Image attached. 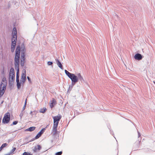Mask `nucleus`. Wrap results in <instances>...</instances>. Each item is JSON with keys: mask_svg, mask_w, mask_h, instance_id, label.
<instances>
[{"mask_svg": "<svg viewBox=\"0 0 155 155\" xmlns=\"http://www.w3.org/2000/svg\"><path fill=\"white\" fill-rule=\"evenodd\" d=\"M21 47L20 45L17 46L15 51V54L14 58V65L15 68L17 70L16 72V81H19V64L20 55Z\"/></svg>", "mask_w": 155, "mask_h": 155, "instance_id": "obj_1", "label": "nucleus"}, {"mask_svg": "<svg viewBox=\"0 0 155 155\" xmlns=\"http://www.w3.org/2000/svg\"><path fill=\"white\" fill-rule=\"evenodd\" d=\"M65 73L71 81V84L72 86L74 85L79 80L81 83L84 81V80L80 73L78 74L77 75L75 74L70 73L67 70H64Z\"/></svg>", "mask_w": 155, "mask_h": 155, "instance_id": "obj_2", "label": "nucleus"}, {"mask_svg": "<svg viewBox=\"0 0 155 155\" xmlns=\"http://www.w3.org/2000/svg\"><path fill=\"white\" fill-rule=\"evenodd\" d=\"M6 85V78L4 77L3 78L0 84V97H1L4 93Z\"/></svg>", "mask_w": 155, "mask_h": 155, "instance_id": "obj_3", "label": "nucleus"}, {"mask_svg": "<svg viewBox=\"0 0 155 155\" xmlns=\"http://www.w3.org/2000/svg\"><path fill=\"white\" fill-rule=\"evenodd\" d=\"M9 82H12L15 79V73L13 68H12L9 73Z\"/></svg>", "mask_w": 155, "mask_h": 155, "instance_id": "obj_4", "label": "nucleus"}, {"mask_svg": "<svg viewBox=\"0 0 155 155\" xmlns=\"http://www.w3.org/2000/svg\"><path fill=\"white\" fill-rule=\"evenodd\" d=\"M10 120V114L9 112L5 113L2 119V122L4 124L8 123Z\"/></svg>", "mask_w": 155, "mask_h": 155, "instance_id": "obj_5", "label": "nucleus"}, {"mask_svg": "<svg viewBox=\"0 0 155 155\" xmlns=\"http://www.w3.org/2000/svg\"><path fill=\"white\" fill-rule=\"evenodd\" d=\"M59 123V122L54 121L53 126L52 130V134L53 135H55L57 134V128Z\"/></svg>", "mask_w": 155, "mask_h": 155, "instance_id": "obj_6", "label": "nucleus"}, {"mask_svg": "<svg viewBox=\"0 0 155 155\" xmlns=\"http://www.w3.org/2000/svg\"><path fill=\"white\" fill-rule=\"evenodd\" d=\"M25 53L23 52H21V65L22 67L24 66L25 63Z\"/></svg>", "mask_w": 155, "mask_h": 155, "instance_id": "obj_7", "label": "nucleus"}, {"mask_svg": "<svg viewBox=\"0 0 155 155\" xmlns=\"http://www.w3.org/2000/svg\"><path fill=\"white\" fill-rule=\"evenodd\" d=\"M21 77V83H24L26 80L25 71V73L22 74Z\"/></svg>", "mask_w": 155, "mask_h": 155, "instance_id": "obj_8", "label": "nucleus"}, {"mask_svg": "<svg viewBox=\"0 0 155 155\" xmlns=\"http://www.w3.org/2000/svg\"><path fill=\"white\" fill-rule=\"evenodd\" d=\"M45 129V128L42 129L41 130L39 133H38L36 135L35 137V139H37L40 137L42 135V134L43 133Z\"/></svg>", "mask_w": 155, "mask_h": 155, "instance_id": "obj_9", "label": "nucleus"}, {"mask_svg": "<svg viewBox=\"0 0 155 155\" xmlns=\"http://www.w3.org/2000/svg\"><path fill=\"white\" fill-rule=\"evenodd\" d=\"M12 38H17V31L16 28L14 27L13 29V35Z\"/></svg>", "mask_w": 155, "mask_h": 155, "instance_id": "obj_10", "label": "nucleus"}, {"mask_svg": "<svg viewBox=\"0 0 155 155\" xmlns=\"http://www.w3.org/2000/svg\"><path fill=\"white\" fill-rule=\"evenodd\" d=\"M56 102L54 98H52L51 101V103L50 104V107L51 108L53 107L56 104Z\"/></svg>", "mask_w": 155, "mask_h": 155, "instance_id": "obj_11", "label": "nucleus"}, {"mask_svg": "<svg viewBox=\"0 0 155 155\" xmlns=\"http://www.w3.org/2000/svg\"><path fill=\"white\" fill-rule=\"evenodd\" d=\"M61 118V116L58 114V116L54 117L53 118L54 121L59 122Z\"/></svg>", "mask_w": 155, "mask_h": 155, "instance_id": "obj_12", "label": "nucleus"}, {"mask_svg": "<svg viewBox=\"0 0 155 155\" xmlns=\"http://www.w3.org/2000/svg\"><path fill=\"white\" fill-rule=\"evenodd\" d=\"M142 55L139 53L136 54L134 56V58L135 59L140 60L142 59Z\"/></svg>", "mask_w": 155, "mask_h": 155, "instance_id": "obj_13", "label": "nucleus"}, {"mask_svg": "<svg viewBox=\"0 0 155 155\" xmlns=\"http://www.w3.org/2000/svg\"><path fill=\"white\" fill-rule=\"evenodd\" d=\"M17 38H12V44H11V47H15L16 45V41H17Z\"/></svg>", "mask_w": 155, "mask_h": 155, "instance_id": "obj_14", "label": "nucleus"}, {"mask_svg": "<svg viewBox=\"0 0 155 155\" xmlns=\"http://www.w3.org/2000/svg\"><path fill=\"white\" fill-rule=\"evenodd\" d=\"M55 61L58 66L61 69H63V66L61 62L57 59H55Z\"/></svg>", "mask_w": 155, "mask_h": 155, "instance_id": "obj_15", "label": "nucleus"}, {"mask_svg": "<svg viewBox=\"0 0 155 155\" xmlns=\"http://www.w3.org/2000/svg\"><path fill=\"white\" fill-rule=\"evenodd\" d=\"M35 127H31L26 129V130L31 132L34 130L35 129Z\"/></svg>", "mask_w": 155, "mask_h": 155, "instance_id": "obj_16", "label": "nucleus"}, {"mask_svg": "<svg viewBox=\"0 0 155 155\" xmlns=\"http://www.w3.org/2000/svg\"><path fill=\"white\" fill-rule=\"evenodd\" d=\"M46 108L45 107H44L43 108H41L40 110V112L41 113H44L46 110Z\"/></svg>", "mask_w": 155, "mask_h": 155, "instance_id": "obj_17", "label": "nucleus"}, {"mask_svg": "<svg viewBox=\"0 0 155 155\" xmlns=\"http://www.w3.org/2000/svg\"><path fill=\"white\" fill-rule=\"evenodd\" d=\"M37 112L35 111H31L30 113V114L31 115V116L33 117V115H35L37 114Z\"/></svg>", "mask_w": 155, "mask_h": 155, "instance_id": "obj_18", "label": "nucleus"}, {"mask_svg": "<svg viewBox=\"0 0 155 155\" xmlns=\"http://www.w3.org/2000/svg\"><path fill=\"white\" fill-rule=\"evenodd\" d=\"M16 82H17V87L18 89H19L20 88L21 86V84L19 82V81H17Z\"/></svg>", "mask_w": 155, "mask_h": 155, "instance_id": "obj_19", "label": "nucleus"}, {"mask_svg": "<svg viewBox=\"0 0 155 155\" xmlns=\"http://www.w3.org/2000/svg\"><path fill=\"white\" fill-rule=\"evenodd\" d=\"M24 113V111L22 110L21 111V112L19 115V116L21 118H22V117Z\"/></svg>", "mask_w": 155, "mask_h": 155, "instance_id": "obj_20", "label": "nucleus"}, {"mask_svg": "<svg viewBox=\"0 0 155 155\" xmlns=\"http://www.w3.org/2000/svg\"><path fill=\"white\" fill-rule=\"evenodd\" d=\"M36 147V148H37V150H38V151H39L41 149V147L40 145H38Z\"/></svg>", "mask_w": 155, "mask_h": 155, "instance_id": "obj_21", "label": "nucleus"}, {"mask_svg": "<svg viewBox=\"0 0 155 155\" xmlns=\"http://www.w3.org/2000/svg\"><path fill=\"white\" fill-rule=\"evenodd\" d=\"M7 146V143H3L1 146V147H2V148H3L4 147H5Z\"/></svg>", "mask_w": 155, "mask_h": 155, "instance_id": "obj_22", "label": "nucleus"}, {"mask_svg": "<svg viewBox=\"0 0 155 155\" xmlns=\"http://www.w3.org/2000/svg\"><path fill=\"white\" fill-rule=\"evenodd\" d=\"M31 154L29 153H27L26 152H24L23 153V155H31Z\"/></svg>", "mask_w": 155, "mask_h": 155, "instance_id": "obj_23", "label": "nucleus"}, {"mask_svg": "<svg viewBox=\"0 0 155 155\" xmlns=\"http://www.w3.org/2000/svg\"><path fill=\"white\" fill-rule=\"evenodd\" d=\"M16 148L15 147L14 148L10 151V153H13L16 150Z\"/></svg>", "mask_w": 155, "mask_h": 155, "instance_id": "obj_24", "label": "nucleus"}, {"mask_svg": "<svg viewBox=\"0 0 155 155\" xmlns=\"http://www.w3.org/2000/svg\"><path fill=\"white\" fill-rule=\"evenodd\" d=\"M62 151L58 152L56 153L55 155H61L62 154Z\"/></svg>", "mask_w": 155, "mask_h": 155, "instance_id": "obj_25", "label": "nucleus"}, {"mask_svg": "<svg viewBox=\"0 0 155 155\" xmlns=\"http://www.w3.org/2000/svg\"><path fill=\"white\" fill-rule=\"evenodd\" d=\"M18 123V121H14L13 123H12V124L11 125V126H12L13 125H16V124Z\"/></svg>", "mask_w": 155, "mask_h": 155, "instance_id": "obj_26", "label": "nucleus"}, {"mask_svg": "<svg viewBox=\"0 0 155 155\" xmlns=\"http://www.w3.org/2000/svg\"><path fill=\"white\" fill-rule=\"evenodd\" d=\"M33 150L35 152H37L38 151L36 146L35 147Z\"/></svg>", "mask_w": 155, "mask_h": 155, "instance_id": "obj_27", "label": "nucleus"}, {"mask_svg": "<svg viewBox=\"0 0 155 155\" xmlns=\"http://www.w3.org/2000/svg\"><path fill=\"white\" fill-rule=\"evenodd\" d=\"M15 47H11V51L12 52H13L14 51L15 49Z\"/></svg>", "mask_w": 155, "mask_h": 155, "instance_id": "obj_28", "label": "nucleus"}, {"mask_svg": "<svg viewBox=\"0 0 155 155\" xmlns=\"http://www.w3.org/2000/svg\"><path fill=\"white\" fill-rule=\"evenodd\" d=\"M27 78V79H28V81L30 82V83H31V79L28 76Z\"/></svg>", "mask_w": 155, "mask_h": 155, "instance_id": "obj_29", "label": "nucleus"}, {"mask_svg": "<svg viewBox=\"0 0 155 155\" xmlns=\"http://www.w3.org/2000/svg\"><path fill=\"white\" fill-rule=\"evenodd\" d=\"M47 64L48 65H52L53 64V63L51 61H48V62Z\"/></svg>", "mask_w": 155, "mask_h": 155, "instance_id": "obj_30", "label": "nucleus"}, {"mask_svg": "<svg viewBox=\"0 0 155 155\" xmlns=\"http://www.w3.org/2000/svg\"><path fill=\"white\" fill-rule=\"evenodd\" d=\"M26 106H25V105H24L23 108H22V111H23L25 110V107H26Z\"/></svg>", "mask_w": 155, "mask_h": 155, "instance_id": "obj_31", "label": "nucleus"}, {"mask_svg": "<svg viewBox=\"0 0 155 155\" xmlns=\"http://www.w3.org/2000/svg\"><path fill=\"white\" fill-rule=\"evenodd\" d=\"M27 99H26L25 100V103L24 105L26 106V104H27Z\"/></svg>", "mask_w": 155, "mask_h": 155, "instance_id": "obj_32", "label": "nucleus"}, {"mask_svg": "<svg viewBox=\"0 0 155 155\" xmlns=\"http://www.w3.org/2000/svg\"><path fill=\"white\" fill-rule=\"evenodd\" d=\"M138 137H139L140 136V134L139 132H138Z\"/></svg>", "mask_w": 155, "mask_h": 155, "instance_id": "obj_33", "label": "nucleus"}, {"mask_svg": "<svg viewBox=\"0 0 155 155\" xmlns=\"http://www.w3.org/2000/svg\"><path fill=\"white\" fill-rule=\"evenodd\" d=\"M3 148L1 147H0V151L2 150Z\"/></svg>", "mask_w": 155, "mask_h": 155, "instance_id": "obj_34", "label": "nucleus"}, {"mask_svg": "<svg viewBox=\"0 0 155 155\" xmlns=\"http://www.w3.org/2000/svg\"><path fill=\"white\" fill-rule=\"evenodd\" d=\"M153 83H154V84H155V81H153Z\"/></svg>", "mask_w": 155, "mask_h": 155, "instance_id": "obj_35", "label": "nucleus"}]
</instances>
